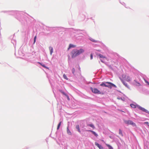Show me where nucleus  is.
Masks as SVG:
<instances>
[{"mask_svg":"<svg viewBox=\"0 0 149 149\" xmlns=\"http://www.w3.org/2000/svg\"><path fill=\"white\" fill-rule=\"evenodd\" d=\"M91 89L92 92L94 93L102 94H104V93L101 92L100 90L96 88H93L91 87Z\"/></svg>","mask_w":149,"mask_h":149,"instance_id":"nucleus-1","label":"nucleus"},{"mask_svg":"<svg viewBox=\"0 0 149 149\" xmlns=\"http://www.w3.org/2000/svg\"><path fill=\"white\" fill-rule=\"evenodd\" d=\"M100 60H101V61L102 62H104L102 60V59H100Z\"/></svg>","mask_w":149,"mask_h":149,"instance_id":"nucleus-31","label":"nucleus"},{"mask_svg":"<svg viewBox=\"0 0 149 149\" xmlns=\"http://www.w3.org/2000/svg\"><path fill=\"white\" fill-rule=\"evenodd\" d=\"M119 134L121 136H123L122 132L120 129L119 130Z\"/></svg>","mask_w":149,"mask_h":149,"instance_id":"nucleus-18","label":"nucleus"},{"mask_svg":"<svg viewBox=\"0 0 149 149\" xmlns=\"http://www.w3.org/2000/svg\"><path fill=\"white\" fill-rule=\"evenodd\" d=\"M88 131L91 132L93 134H94L97 137L98 136V135L95 132L92 130H88Z\"/></svg>","mask_w":149,"mask_h":149,"instance_id":"nucleus-10","label":"nucleus"},{"mask_svg":"<svg viewBox=\"0 0 149 149\" xmlns=\"http://www.w3.org/2000/svg\"><path fill=\"white\" fill-rule=\"evenodd\" d=\"M74 47V45L71 44H70L69 47L68 48V50H69L70 49H71V48H73Z\"/></svg>","mask_w":149,"mask_h":149,"instance_id":"nucleus-9","label":"nucleus"},{"mask_svg":"<svg viewBox=\"0 0 149 149\" xmlns=\"http://www.w3.org/2000/svg\"><path fill=\"white\" fill-rule=\"evenodd\" d=\"M123 84L126 87H127V88H128V89H130V87L128 85V84H127L126 83H125L124 81H123V80H121Z\"/></svg>","mask_w":149,"mask_h":149,"instance_id":"nucleus-7","label":"nucleus"},{"mask_svg":"<svg viewBox=\"0 0 149 149\" xmlns=\"http://www.w3.org/2000/svg\"><path fill=\"white\" fill-rule=\"evenodd\" d=\"M90 40L93 42H97V41L94 39L93 38H90Z\"/></svg>","mask_w":149,"mask_h":149,"instance_id":"nucleus-12","label":"nucleus"},{"mask_svg":"<svg viewBox=\"0 0 149 149\" xmlns=\"http://www.w3.org/2000/svg\"><path fill=\"white\" fill-rule=\"evenodd\" d=\"M144 123L147 124L148 126H149V123H148V122H145Z\"/></svg>","mask_w":149,"mask_h":149,"instance_id":"nucleus-27","label":"nucleus"},{"mask_svg":"<svg viewBox=\"0 0 149 149\" xmlns=\"http://www.w3.org/2000/svg\"><path fill=\"white\" fill-rule=\"evenodd\" d=\"M130 106L132 108H135L136 107V106L133 104H131Z\"/></svg>","mask_w":149,"mask_h":149,"instance_id":"nucleus-13","label":"nucleus"},{"mask_svg":"<svg viewBox=\"0 0 149 149\" xmlns=\"http://www.w3.org/2000/svg\"><path fill=\"white\" fill-rule=\"evenodd\" d=\"M63 77L65 79H66V80H68V78H67L66 76L65 75V74H63Z\"/></svg>","mask_w":149,"mask_h":149,"instance_id":"nucleus-24","label":"nucleus"},{"mask_svg":"<svg viewBox=\"0 0 149 149\" xmlns=\"http://www.w3.org/2000/svg\"><path fill=\"white\" fill-rule=\"evenodd\" d=\"M76 128L77 130L80 133L81 132V131H80V129H79V126L78 125H77L76 126Z\"/></svg>","mask_w":149,"mask_h":149,"instance_id":"nucleus-17","label":"nucleus"},{"mask_svg":"<svg viewBox=\"0 0 149 149\" xmlns=\"http://www.w3.org/2000/svg\"><path fill=\"white\" fill-rule=\"evenodd\" d=\"M95 144L96 146L100 149H103V147L102 146L97 142H95Z\"/></svg>","mask_w":149,"mask_h":149,"instance_id":"nucleus-6","label":"nucleus"},{"mask_svg":"<svg viewBox=\"0 0 149 149\" xmlns=\"http://www.w3.org/2000/svg\"><path fill=\"white\" fill-rule=\"evenodd\" d=\"M34 37H35V38L36 37V36H35Z\"/></svg>","mask_w":149,"mask_h":149,"instance_id":"nucleus-34","label":"nucleus"},{"mask_svg":"<svg viewBox=\"0 0 149 149\" xmlns=\"http://www.w3.org/2000/svg\"><path fill=\"white\" fill-rule=\"evenodd\" d=\"M144 81L147 84L149 85V82H148L147 80H146V79H144Z\"/></svg>","mask_w":149,"mask_h":149,"instance_id":"nucleus-26","label":"nucleus"},{"mask_svg":"<svg viewBox=\"0 0 149 149\" xmlns=\"http://www.w3.org/2000/svg\"><path fill=\"white\" fill-rule=\"evenodd\" d=\"M49 49L50 51V54L52 55L53 52V48L52 47H49Z\"/></svg>","mask_w":149,"mask_h":149,"instance_id":"nucleus-11","label":"nucleus"},{"mask_svg":"<svg viewBox=\"0 0 149 149\" xmlns=\"http://www.w3.org/2000/svg\"><path fill=\"white\" fill-rule=\"evenodd\" d=\"M66 96L67 97L68 100H70V98H69V97L68 96V95H67Z\"/></svg>","mask_w":149,"mask_h":149,"instance_id":"nucleus-29","label":"nucleus"},{"mask_svg":"<svg viewBox=\"0 0 149 149\" xmlns=\"http://www.w3.org/2000/svg\"><path fill=\"white\" fill-rule=\"evenodd\" d=\"M98 56H99V57L100 58H106V57L105 56H102V55H101V54H99L98 55Z\"/></svg>","mask_w":149,"mask_h":149,"instance_id":"nucleus-22","label":"nucleus"},{"mask_svg":"<svg viewBox=\"0 0 149 149\" xmlns=\"http://www.w3.org/2000/svg\"><path fill=\"white\" fill-rule=\"evenodd\" d=\"M106 87H107L110 88H111L112 86L114 87L115 88L116 87V86L115 85L111 82H106Z\"/></svg>","mask_w":149,"mask_h":149,"instance_id":"nucleus-2","label":"nucleus"},{"mask_svg":"<svg viewBox=\"0 0 149 149\" xmlns=\"http://www.w3.org/2000/svg\"><path fill=\"white\" fill-rule=\"evenodd\" d=\"M139 109H141V110L142 111H143L145 112L146 113H148V111L147 110L141 107H139Z\"/></svg>","mask_w":149,"mask_h":149,"instance_id":"nucleus-8","label":"nucleus"},{"mask_svg":"<svg viewBox=\"0 0 149 149\" xmlns=\"http://www.w3.org/2000/svg\"><path fill=\"white\" fill-rule=\"evenodd\" d=\"M100 85L101 86L106 87V82L105 83H104V82H102V84H101Z\"/></svg>","mask_w":149,"mask_h":149,"instance_id":"nucleus-15","label":"nucleus"},{"mask_svg":"<svg viewBox=\"0 0 149 149\" xmlns=\"http://www.w3.org/2000/svg\"><path fill=\"white\" fill-rule=\"evenodd\" d=\"M60 91L63 95H64L65 96H66L67 95L64 92L62 91V90H60Z\"/></svg>","mask_w":149,"mask_h":149,"instance_id":"nucleus-21","label":"nucleus"},{"mask_svg":"<svg viewBox=\"0 0 149 149\" xmlns=\"http://www.w3.org/2000/svg\"><path fill=\"white\" fill-rule=\"evenodd\" d=\"M61 122H60L58 124V126H57V130H58L59 128H60V127L61 125Z\"/></svg>","mask_w":149,"mask_h":149,"instance_id":"nucleus-19","label":"nucleus"},{"mask_svg":"<svg viewBox=\"0 0 149 149\" xmlns=\"http://www.w3.org/2000/svg\"><path fill=\"white\" fill-rule=\"evenodd\" d=\"M67 132H68V134L69 135L71 134V133L70 132V130H69V129L68 127L67 128Z\"/></svg>","mask_w":149,"mask_h":149,"instance_id":"nucleus-25","label":"nucleus"},{"mask_svg":"<svg viewBox=\"0 0 149 149\" xmlns=\"http://www.w3.org/2000/svg\"><path fill=\"white\" fill-rule=\"evenodd\" d=\"M137 83L139 84V85H140V83H138V82H137Z\"/></svg>","mask_w":149,"mask_h":149,"instance_id":"nucleus-32","label":"nucleus"},{"mask_svg":"<svg viewBox=\"0 0 149 149\" xmlns=\"http://www.w3.org/2000/svg\"><path fill=\"white\" fill-rule=\"evenodd\" d=\"M72 72L73 73V70H72Z\"/></svg>","mask_w":149,"mask_h":149,"instance_id":"nucleus-33","label":"nucleus"},{"mask_svg":"<svg viewBox=\"0 0 149 149\" xmlns=\"http://www.w3.org/2000/svg\"><path fill=\"white\" fill-rule=\"evenodd\" d=\"M88 126H89L92 128L94 129L95 128V127L94 125L93 124H88L87 125Z\"/></svg>","mask_w":149,"mask_h":149,"instance_id":"nucleus-14","label":"nucleus"},{"mask_svg":"<svg viewBox=\"0 0 149 149\" xmlns=\"http://www.w3.org/2000/svg\"><path fill=\"white\" fill-rule=\"evenodd\" d=\"M38 63L42 65L43 67L47 69H48V68L46 67L44 65H42L41 63L38 62Z\"/></svg>","mask_w":149,"mask_h":149,"instance_id":"nucleus-16","label":"nucleus"},{"mask_svg":"<svg viewBox=\"0 0 149 149\" xmlns=\"http://www.w3.org/2000/svg\"><path fill=\"white\" fill-rule=\"evenodd\" d=\"M125 123L128 125H131L133 126H136L135 123L130 120H125Z\"/></svg>","mask_w":149,"mask_h":149,"instance_id":"nucleus-4","label":"nucleus"},{"mask_svg":"<svg viewBox=\"0 0 149 149\" xmlns=\"http://www.w3.org/2000/svg\"><path fill=\"white\" fill-rule=\"evenodd\" d=\"M84 52V50L82 49H81L79 50H76L75 51V56L79 55Z\"/></svg>","mask_w":149,"mask_h":149,"instance_id":"nucleus-3","label":"nucleus"},{"mask_svg":"<svg viewBox=\"0 0 149 149\" xmlns=\"http://www.w3.org/2000/svg\"><path fill=\"white\" fill-rule=\"evenodd\" d=\"M93 57V54H91V59H92Z\"/></svg>","mask_w":149,"mask_h":149,"instance_id":"nucleus-28","label":"nucleus"},{"mask_svg":"<svg viewBox=\"0 0 149 149\" xmlns=\"http://www.w3.org/2000/svg\"><path fill=\"white\" fill-rule=\"evenodd\" d=\"M74 50L72 51L71 52V55L72 57V58H74Z\"/></svg>","mask_w":149,"mask_h":149,"instance_id":"nucleus-20","label":"nucleus"},{"mask_svg":"<svg viewBox=\"0 0 149 149\" xmlns=\"http://www.w3.org/2000/svg\"><path fill=\"white\" fill-rule=\"evenodd\" d=\"M36 38H34V42H33L34 44L35 43V42H36Z\"/></svg>","mask_w":149,"mask_h":149,"instance_id":"nucleus-30","label":"nucleus"},{"mask_svg":"<svg viewBox=\"0 0 149 149\" xmlns=\"http://www.w3.org/2000/svg\"><path fill=\"white\" fill-rule=\"evenodd\" d=\"M122 77L123 78H125V79L127 81L129 82L131 80V78L129 76H127L126 77L125 75H123Z\"/></svg>","mask_w":149,"mask_h":149,"instance_id":"nucleus-5","label":"nucleus"},{"mask_svg":"<svg viewBox=\"0 0 149 149\" xmlns=\"http://www.w3.org/2000/svg\"><path fill=\"white\" fill-rule=\"evenodd\" d=\"M106 145L109 148V149H113V148L109 144H106Z\"/></svg>","mask_w":149,"mask_h":149,"instance_id":"nucleus-23","label":"nucleus"}]
</instances>
